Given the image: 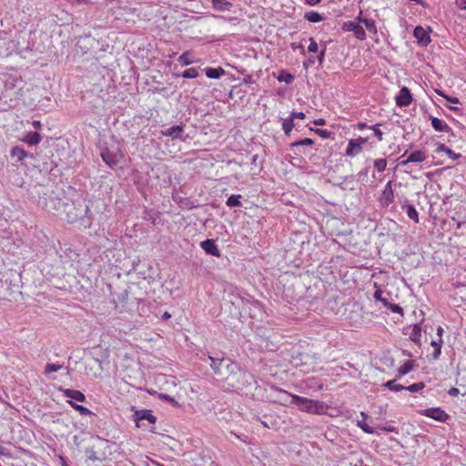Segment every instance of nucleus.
I'll list each match as a JSON object with an SVG mask.
<instances>
[{
	"instance_id": "nucleus-43",
	"label": "nucleus",
	"mask_w": 466,
	"mask_h": 466,
	"mask_svg": "<svg viewBox=\"0 0 466 466\" xmlns=\"http://www.w3.org/2000/svg\"><path fill=\"white\" fill-rule=\"evenodd\" d=\"M309 47H308L309 52H310V53H317L318 49H319V46H318V44L315 41V39L310 37L309 39Z\"/></svg>"
},
{
	"instance_id": "nucleus-15",
	"label": "nucleus",
	"mask_w": 466,
	"mask_h": 466,
	"mask_svg": "<svg viewBox=\"0 0 466 466\" xmlns=\"http://www.w3.org/2000/svg\"><path fill=\"white\" fill-rule=\"evenodd\" d=\"M200 247L208 255L218 257V258L220 257V255H221L218 248V246L216 245V243L213 239H206L204 241H201Z\"/></svg>"
},
{
	"instance_id": "nucleus-27",
	"label": "nucleus",
	"mask_w": 466,
	"mask_h": 466,
	"mask_svg": "<svg viewBox=\"0 0 466 466\" xmlns=\"http://www.w3.org/2000/svg\"><path fill=\"white\" fill-rule=\"evenodd\" d=\"M431 345L434 348L432 359L438 360L441 354L442 339L432 340Z\"/></svg>"
},
{
	"instance_id": "nucleus-45",
	"label": "nucleus",
	"mask_w": 466,
	"mask_h": 466,
	"mask_svg": "<svg viewBox=\"0 0 466 466\" xmlns=\"http://www.w3.org/2000/svg\"><path fill=\"white\" fill-rule=\"evenodd\" d=\"M436 93L442 96L443 97H445L447 100H449L450 102L453 103V104H458L459 103V99L457 97H451V96H445L441 91L440 90H436Z\"/></svg>"
},
{
	"instance_id": "nucleus-37",
	"label": "nucleus",
	"mask_w": 466,
	"mask_h": 466,
	"mask_svg": "<svg viewBox=\"0 0 466 466\" xmlns=\"http://www.w3.org/2000/svg\"><path fill=\"white\" fill-rule=\"evenodd\" d=\"M198 76V71L197 68H194V67L188 68L182 73V76L184 78H188V79L196 78Z\"/></svg>"
},
{
	"instance_id": "nucleus-51",
	"label": "nucleus",
	"mask_w": 466,
	"mask_h": 466,
	"mask_svg": "<svg viewBox=\"0 0 466 466\" xmlns=\"http://www.w3.org/2000/svg\"><path fill=\"white\" fill-rule=\"evenodd\" d=\"M443 332H444V329L441 326H439L437 328V335L439 337V339H442V335H443Z\"/></svg>"
},
{
	"instance_id": "nucleus-40",
	"label": "nucleus",
	"mask_w": 466,
	"mask_h": 466,
	"mask_svg": "<svg viewBox=\"0 0 466 466\" xmlns=\"http://www.w3.org/2000/svg\"><path fill=\"white\" fill-rule=\"evenodd\" d=\"M424 387H425V384L423 382H418V383H413L408 387H405L404 390H406L410 392H417V391L422 390Z\"/></svg>"
},
{
	"instance_id": "nucleus-5",
	"label": "nucleus",
	"mask_w": 466,
	"mask_h": 466,
	"mask_svg": "<svg viewBox=\"0 0 466 466\" xmlns=\"http://www.w3.org/2000/svg\"><path fill=\"white\" fill-rule=\"evenodd\" d=\"M134 420L137 428H146L145 421L153 425L156 423L157 418L152 414L149 410H136L134 413Z\"/></svg>"
},
{
	"instance_id": "nucleus-14",
	"label": "nucleus",
	"mask_w": 466,
	"mask_h": 466,
	"mask_svg": "<svg viewBox=\"0 0 466 466\" xmlns=\"http://www.w3.org/2000/svg\"><path fill=\"white\" fill-rule=\"evenodd\" d=\"M426 159V154L425 152L421 150H417L412 153H410L407 159L401 160L400 162V166L405 167L409 163H421Z\"/></svg>"
},
{
	"instance_id": "nucleus-57",
	"label": "nucleus",
	"mask_w": 466,
	"mask_h": 466,
	"mask_svg": "<svg viewBox=\"0 0 466 466\" xmlns=\"http://www.w3.org/2000/svg\"><path fill=\"white\" fill-rule=\"evenodd\" d=\"M314 124L317 126H322L325 124V120L322 118H319L314 121Z\"/></svg>"
},
{
	"instance_id": "nucleus-8",
	"label": "nucleus",
	"mask_w": 466,
	"mask_h": 466,
	"mask_svg": "<svg viewBox=\"0 0 466 466\" xmlns=\"http://www.w3.org/2000/svg\"><path fill=\"white\" fill-rule=\"evenodd\" d=\"M368 138L361 137L350 139L348 143L345 155L350 157L360 155L362 151L363 145L366 144Z\"/></svg>"
},
{
	"instance_id": "nucleus-18",
	"label": "nucleus",
	"mask_w": 466,
	"mask_h": 466,
	"mask_svg": "<svg viewBox=\"0 0 466 466\" xmlns=\"http://www.w3.org/2000/svg\"><path fill=\"white\" fill-rule=\"evenodd\" d=\"M431 127L438 132L450 133L451 131L450 126L444 120L438 117H431Z\"/></svg>"
},
{
	"instance_id": "nucleus-59",
	"label": "nucleus",
	"mask_w": 466,
	"mask_h": 466,
	"mask_svg": "<svg viewBox=\"0 0 466 466\" xmlns=\"http://www.w3.org/2000/svg\"><path fill=\"white\" fill-rule=\"evenodd\" d=\"M33 126L35 128H39L41 127V123H40V121L35 120L33 122Z\"/></svg>"
},
{
	"instance_id": "nucleus-31",
	"label": "nucleus",
	"mask_w": 466,
	"mask_h": 466,
	"mask_svg": "<svg viewBox=\"0 0 466 466\" xmlns=\"http://www.w3.org/2000/svg\"><path fill=\"white\" fill-rule=\"evenodd\" d=\"M361 25H364L366 29L371 34H377V26L375 21L371 18H363Z\"/></svg>"
},
{
	"instance_id": "nucleus-61",
	"label": "nucleus",
	"mask_w": 466,
	"mask_h": 466,
	"mask_svg": "<svg viewBox=\"0 0 466 466\" xmlns=\"http://www.w3.org/2000/svg\"><path fill=\"white\" fill-rule=\"evenodd\" d=\"M257 159H258V155H254V156L252 157V162H253V163H256Z\"/></svg>"
},
{
	"instance_id": "nucleus-41",
	"label": "nucleus",
	"mask_w": 466,
	"mask_h": 466,
	"mask_svg": "<svg viewBox=\"0 0 466 466\" xmlns=\"http://www.w3.org/2000/svg\"><path fill=\"white\" fill-rule=\"evenodd\" d=\"M314 141L311 138H304L301 140L295 141L291 144L292 147H296L299 146H311L313 145Z\"/></svg>"
},
{
	"instance_id": "nucleus-47",
	"label": "nucleus",
	"mask_w": 466,
	"mask_h": 466,
	"mask_svg": "<svg viewBox=\"0 0 466 466\" xmlns=\"http://www.w3.org/2000/svg\"><path fill=\"white\" fill-rule=\"evenodd\" d=\"M289 116L292 117L293 120L295 118L304 119L305 118V114L303 112H292L289 115Z\"/></svg>"
},
{
	"instance_id": "nucleus-19",
	"label": "nucleus",
	"mask_w": 466,
	"mask_h": 466,
	"mask_svg": "<svg viewBox=\"0 0 466 466\" xmlns=\"http://www.w3.org/2000/svg\"><path fill=\"white\" fill-rule=\"evenodd\" d=\"M226 71L222 67H208L205 69V74L207 77L210 79H218L222 76H224Z\"/></svg>"
},
{
	"instance_id": "nucleus-21",
	"label": "nucleus",
	"mask_w": 466,
	"mask_h": 466,
	"mask_svg": "<svg viewBox=\"0 0 466 466\" xmlns=\"http://www.w3.org/2000/svg\"><path fill=\"white\" fill-rule=\"evenodd\" d=\"M10 155L13 158H15L17 162L23 161L27 157L25 150L18 146L12 147Z\"/></svg>"
},
{
	"instance_id": "nucleus-49",
	"label": "nucleus",
	"mask_w": 466,
	"mask_h": 466,
	"mask_svg": "<svg viewBox=\"0 0 466 466\" xmlns=\"http://www.w3.org/2000/svg\"><path fill=\"white\" fill-rule=\"evenodd\" d=\"M456 5L460 9L466 10V0H456Z\"/></svg>"
},
{
	"instance_id": "nucleus-35",
	"label": "nucleus",
	"mask_w": 466,
	"mask_h": 466,
	"mask_svg": "<svg viewBox=\"0 0 466 466\" xmlns=\"http://www.w3.org/2000/svg\"><path fill=\"white\" fill-rule=\"evenodd\" d=\"M384 386L390 390L396 392L405 389V386L396 383L395 380H389L384 384Z\"/></svg>"
},
{
	"instance_id": "nucleus-36",
	"label": "nucleus",
	"mask_w": 466,
	"mask_h": 466,
	"mask_svg": "<svg viewBox=\"0 0 466 466\" xmlns=\"http://www.w3.org/2000/svg\"><path fill=\"white\" fill-rule=\"evenodd\" d=\"M387 161L384 158L376 159L374 161V167L379 172L381 173L386 169Z\"/></svg>"
},
{
	"instance_id": "nucleus-13",
	"label": "nucleus",
	"mask_w": 466,
	"mask_h": 466,
	"mask_svg": "<svg viewBox=\"0 0 466 466\" xmlns=\"http://www.w3.org/2000/svg\"><path fill=\"white\" fill-rule=\"evenodd\" d=\"M183 133H184V126L183 125L172 126L167 129L161 130V134L165 137H169L172 139L180 138L184 141L185 138L182 137Z\"/></svg>"
},
{
	"instance_id": "nucleus-60",
	"label": "nucleus",
	"mask_w": 466,
	"mask_h": 466,
	"mask_svg": "<svg viewBox=\"0 0 466 466\" xmlns=\"http://www.w3.org/2000/svg\"><path fill=\"white\" fill-rule=\"evenodd\" d=\"M170 318V314H168L167 312H165L163 314V319H169Z\"/></svg>"
},
{
	"instance_id": "nucleus-32",
	"label": "nucleus",
	"mask_w": 466,
	"mask_h": 466,
	"mask_svg": "<svg viewBox=\"0 0 466 466\" xmlns=\"http://www.w3.org/2000/svg\"><path fill=\"white\" fill-rule=\"evenodd\" d=\"M294 127V120L289 116L282 121V129L285 134L289 135Z\"/></svg>"
},
{
	"instance_id": "nucleus-4",
	"label": "nucleus",
	"mask_w": 466,
	"mask_h": 466,
	"mask_svg": "<svg viewBox=\"0 0 466 466\" xmlns=\"http://www.w3.org/2000/svg\"><path fill=\"white\" fill-rule=\"evenodd\" d=\"M271 390V397L274 398V401L279 403L283 406H290L294 405L295 399L297 395L291 394L289 391L282 390L279 387L272 386Z\"/></svg>"
},
{
	"instance_id": "nucleus-28",
	"label": "nucleus",
	"mask_w": 466,
	"mask_h": 466,
	"mask_svg": "<svg viewBox=\"0 0 466 466\" xmlns=\"http://www.w3.org/2000/svg\"><path fill=\"white\" fill-rule=\"evenodd\" d=\"M436 151L437 152H445L451 158H452L454 160L458 159L461 157L460 154L455 153L454 151H452L451 148L447 147L443 144L439 145Z\"/></svg>"
},
{
	"instance_id": "nucleus-23",
	"label": "nucleus",
	"mask_w": 466,
	"mask_h": 466,
	"mask_svg": "<svg viewBox=\"0 0 466 466\" xmlns=\"http://www.w3.org/2000/svg\"><path fill=\"white\" fill-rule=\"evenodd\" d=\"M414 365H413V361L412 360H407L405 361L399 369H398V371H397V378H401L403 377L404 375L408 374L409 372H410L413 369Z\"/></svg>"
},
{
	"instance_id": "nucleus-9",
	"label": "nucleus",
	"mask_w": 466,
	"mask_h": 466,
	"mask_svg": "<svg viewBox=\"0 0 466 466\" xmlns=\"http://www.w3.org/2000/svg\"><path fill=\"white\" fill-rule=\"evenodd\" d=\"M208 359L211 360L210 366L215 374L220 376L221 379L224 380L228 374V371H226V367L228 366V363L231 361L228 360H225L223 358L219 359L208 357Z\"/></svg>"
},
{
	"instance_id": "nucleus-55",
	"label": "nucleus",
	"mask_w": 466,
	"mask_h": 466,
	"mask_svg": "<svg viewBox=\"0 0 466 466\" xmlns=\"http://www.w3.org/2000/svg\"><path fill=\"white\" fill-rule=\"evenodd\" d=\"M305 2L309 5H315L321 2V0H305Z\"/></svg>"
},
{
	"instance_id": "nucleus-44",
	"label": "nucleus",
	"mask_w": 466,
	"mask_h": 466,
	"mask_svg": "<svg viewBox=\"0 0 466 466\" xmlns=\"http://www.w3.org/2000/svg\"><path fill=\"white\" fill-rule=\"evenodd\" d=\"M370 128L374 131V135L376 136L378 140L381 141L383 139V134L381 130L379 128V124L372 126Z\"/></svg>"
},
{
	"instance_id": "nucleus-17",
	"label": "nucleus",
	"mask_w": 466,
	"mask_h": 466,
	"mask_svg": "<svg viewBox=\"0 0 466 466\" xmlns=\"http://www.w3.org/2000/svg\"><path fill=\"white\" fill-rule=\"evenodd\" d=\"M63 395L66 398L70 399V400H75L79 402H84L86 400V396L79 390H71V389H61Z\"/></svg>"
},
{
	"instance_id": "nucleus-12",
	"label": "nucleus",
	"mask_w": 466,
	"mask_h": 466,
	"mask_svg": "<svg viewBox=\"0 0 466 466\" xmlns=\"http://www.w3.org/2000/svg\"><path fill=\"white\" fill-rule=\"evenodd\" d=\"M394 199V192L392 188V182L389 181L381 193L380 198V202L383 207H388L390 204L393 202Z\"/></svg>"
},
{
	"instance_id": "nucleus-7",
	"label": "nucleus",
	"mask_w": 466,
	"mask_h": 466,
	"mask_svg": "<svg viewBox=\"0 0 466 466\" xmlns=\"http://www.w3.org/2000/svg\"><path fill=\"white\" fill-rule=\"evenodd\" d=\"M420 414L433 419L440 422H445L450 419V415L440 407L428 408L420 410Z\"/></svg>"
},
{
	"instance_id": "nucleus-20",
	"label": "nucleus",
	"mask_w": 466,
	"mask_h": 466,
	"mask_svg": "<svg viewBox=\"0 0 466 466\" xmlns=\"http://www.w3.org/2000/svg\"><path fill=\"white\" fill-rule=\"evenodd\" d=\"M22 141L30 146H35L40 143L41 136L37 132H28L25 135Z\"/></svg>"
},
{
	"instance_id": "nucleus-29",
	"label": "nucleus",
	"mask_w": 466,
	"mask_h": 466,
	"mask_svg": "<svg viewBox=\"0 0 466 466\" xmlns=\"http://www.w3.org/2000/svg\"><path fill=\"white\" fill-rule=\"evenodd\" d=\"M241 195H231L226 201V205L229 208L241 206Z\"/></svg>"
},
{
	"instance_id": "nucleus-2",
	"label": "nucleus",
	"mask_w": 466,
	"mask_h": 466,
	"mask_svg": "<svg viewBox=\"0 0 466 466\" xmlns=\"http://www.w3.org/2000/svg\"><path fill=\"white\" fill-rule=\"evenodd\" d=\"M294 399V405H296L300 411L311 414H319L325 410V405L322 401L308 399L299 395Z\"/></svg>"
},
{
	"instance_id": "nucleus-22",
	"label": "nucleus",
	"mask_w": 466,
	"mask_h": 466,
	"mask_svg": "<svg viewBox=\"0 0 466 466\" xmlns=\"http://www.w3.org/2000/svg\"><path fill=\"white\" fill-rule=\"evenodd\" d=\"M212 6L214 9L223 12L228 11L232 6V4L226 0H212Z\"/></svg>"
},
{
	"instance_id": "nucleus-34",
	"label": "nucleus",
	"mask_w": 466,
	"mask_h": 466,
	"mask_svg": "<svg viewBox=\"0 0 466 466\" xmlns=\"http://www.w3.org/2000/svg\"><path fill=\"white\" fill-rule=\"evenodd\" d=\"M406 213H407V216L409 217V218L412 219L414 222L418 223L419 222V214L416 210V208H414V206L412 205H408L406 207Z\"/></svg>"
},
{
	"instance_id": "nucleus-58",
	"label": "nucleus",
	"mask_w": 466,
	"mask_h": 466,
	"mask_svg": "<svg viewBox=\"0 0 466 466\" xmlns=\"http://www.w3.org/2000/svg\"><path fill=\"white\" fill-rule=\"evenodd\" d=\"M59 460H60V461H61V465H62V466H68V465L66 464V461L65 457H63V456H59Z\"/></svg>"
},
{
	"instance_id": "nucleus-54",
	"label": "nucleus",
	"mask_w": 466,
	"mask_h": 466,
	"mask_svg": "<svg viewBox=\"0 0 466 466\" xmlns=\"http://www.w3.org/2000/svg\"><path fill=\"white\" fill-rule=\"evenodd\" d=\"M9 453L7 451V450L3 447V446H0V456H8Z\"/></svg>"
},
{
	"instance_id": "nucleus-52",
	"label": "nucleus",
	"mask_w": 466,
	"mask_h": 466,
	"mask_svg": "<svg viewBox=\"0 0 466 466\" xmlns=\"http://www.w3.org/2000/svg\"><path fill=\"white\" fill-rule=\"evenodd\" d=\"M325 52H326V49L324 48L320 53L319 55L318 56V60L319 62L321 64L324 60V56H325Z\"/></svg>"
},
{
	"instance_id": "nucleus-48",
	"label": "nucleus",
	"mask_w": 466,
	"mask_h": 466,
	"mask_svg": "<svg viewBox=\"0 0 466 466\" xmlns=\"http://www.w3.org/2000/svg\"><path fill=\"white\" fill-rule=\"evenodd\" d=\"M448 394H449L450 396L455 397V396H457V395H459V394H460V390H459V389H458V388H454V387H452V388H451V389L449 390Z\"/></svg>"
},
{
	"instance_id": "nucleus-26",
	"label": "nucleus",
	"mask_w": 466,
	"mask_h": 466,
	"mask_svg": "<svg viewBox=\"0 0 466 466\" xmlns=\"http://www.w3.org/2000/svg\"><path fill=\"white\" fill-rule=\"evenodd\" d=\"M361 417L363 418L362 420H359L357 425L366 433H374V430L372 427L369 426L366 422L367 414L364 411L360 412Z\"/></svg>"
},
{
	"instance_id": "nucleus-10",
	"label": "nucleus",
	"mask_w": 466,
	"mask_h": 466,
	"mask_svg": "<svg viewBox=\"0 0 466 466\" xmlns=\"http://www.w3.org/2000/svg\"><path fill=\"white\" fill-rule=\"evenodd\" d=\"M413 35L417 39V42L421 46H427L431 39L430 36V29L424 28L420 25H418L414 28Z\"/></svg>"
},
{
	"instance_id": "nucleus-30",
	"label": "nucleus",
	"mask_w": 466,
	"mask_h": 466,
	"mask_svg": "<svg viewBox=\"0 0 466 466\" xmlns=\"http://www.w3.org/2000/svg\"><path fill=\"white\" fill-rule=\"evenodd\" d=\"M72 408H74L76 410H77L82 416H88L92 414V411L87 409L86 407L83 405L76 404L73 402L72 400L67 401Z\"/></svg>"
},
{
	"instance_id": "nucleus-62",
	"label": "nucleus",
	"mask_w": 466,
	"mask_h": 466,
	"mask_svg": "<svg viewBox=\"0 0 466 466\" xmlns=\"http://www.w3.org/2000/svg\"><path fill=\"white\" fill-rule=\"evenodd\" d=\"M301 48V53L304 54L305 53V50L303 48V46H299Z\"/></svg>"
},
{
	"instance_id": "nucleus-1",
	"label": "nucleus",
	"mask_w": 466,
	"mask_h": 466,
	"mask_svg": "<svg viewBox=\"0 0 466 466\" xmlns=\"http://www.w3.org/2000/svg\"><path fill=\"white\" fill-rule=\"evenodd\" d=\"M226 371H228V374L224 380L226 383L224 387L227 390H244L254 380L249 372L241 370L235 362H228Z\"/></svg>"
},
{
	"instance_id": "nucleus-16",
	"label": "nucleus",
	"mask_w": 466,
	"mask_h": 466,
	"mask_svg": "<svg viewBox=\"0 0 466 466\" xmlns=\"http://www.w3.org/2000/svg\"><path fill=\"white\" fill-rule=\"evenodd\" d=\"M406 329L407 331L405 332V334L409 335L410 339L416 344H420L421 339L420 324L416 323L413 326L407 328Z\"/></svg>"
},
{
	"instance_id": "nucleus-50",
	"label": "nucleus",
	"mask_w": 466,
	"mask_h": 466,
	"mask_svg": "<svg viewBox=\"0 0 466 466\" xmlns=\"http://www.w3.org/2000/svg\"><path fill=\"white\" fill-rule=\"evenodd\" d=\"M370 127H369L366 123H363V122H360V123H358V125H357V128H358L359 130H363V129H365V128H370Z\"/></svg>"
},
{
	"instance_id": "nucleus-11",
	"label": "nucleus",
	"mask_w": 466,
	"mask_h": 466,
	"mask_svg": "<svg viewBox=\"0 0 466 466\" xmlns=\"http://www.w3.org/2000/svg\"><path fill=\"white\" fill-rule=\"evenodd\" d=\"M397 106L403 107L411 104L412 96L410 89L406 86L400 88L399 93L395 96Z\"/></svg>"
},
{
	"instance_id": "nucleus-42",
	"label": "nucleus",
	"mask_w": 466,
	"mask_h": 466,
	"mask_svg": "<svg viewBox=\"0 0 466 466\" xmlns=\"http://www.w3.org/2000/svg\"><path fill=\"white\" fill-rule=\"evenodd\" d=\"M383 291L380 289H377V290L374 292L373 298L377 301H380L383 305H387V299L382 297Z\"/></svg>"
},
{
	"instance_id": "nucleus-6",
	"label": "nucleus",
	"mask_w": 466,
	"mask_h": 466,
	"mask_svg": "<svg viewBox=\"0 0 466 466\" xmlns=\"http://www.w3.org/2000/svg\"><path fill=\"white\" fill-rule=\"evenodd\" d=\"M341 29L344 32H352L354 36L360 41H364L366 39V32L363 26L357 21L344 22Z\"/></svg>"
},
{
	"instance_id": "nucleus-25",
	"label": "nucleus",
	"mask_w": 466,
	"mask_h": 466,
	"mask_svg": "<svg viewBox=\"0 0 466 466\" xmlns=\"http://www.w3.org/2000/svg\"><path fill=\"white\" fill-rule=\"evenodd\" d=\"M178 63L183 66H189L194 63V59L190 52L187 51L181 54L177 58Z\"/></svg>"
},
{
	"instance_id": "nucleus-39",
	"label": "nucleus",
	"mask_w": 466,
	"mask_h": 466,
	"mask_svg": "<svg viewBox=\"0 0 466 466\" xmlns=\"http://www.w3.org/2000/svg\"><path fill=\"white\" fill-rule=\"evenodd\" d=\"M387 305H383L387 309H389L393 313H400L402 314V308L399 306L398 304L390 303L389 300H387Z\"/></svg>"
},
{
	"instance_id": "nucleus-38",
	"label": "nucleus",
	"mask_w": 466,
	"mask_h": 466,
	"mask_svg": "<svg viewBox=\"0 0 466 466\" xmlns=\"http://www.w3.org/2000/svg\"><path fill=\"white\" fill-rule=\"evenodd\" d=\"M61 369H63V366L60 365V364L47 363L46 366L45 372L46 374L52 373V372H57Z\"/></svg>"
},
{
	"instance_id": "nucleus-33",
	"label": "nucleus",
	"mask_w": 466,
	"mask_h": 466,
	"mask_svg": "<svg viewBox=\"0 0 466 466\" xmlns=\"http://www.w3.org/2000/svg\"><path fill=\"white\" fill-rule=\"evenodd\" d=\"M277 78L279 82H284L286 84H290L294 80V76L284 70L279 72Z\"/></svg>"
},
{
	"instance_id": "nucleus-46",
	"label": "nucleus",
	"mask_w": 466,
	"mask_h": 466,
	"mask_svg": "<svg viewBox=\"0 0 466 466\" xmlns=\"http://www.w3.org/2000/svg\"><path fill=\"white\" fill-rule=\"evenodd\" d=\"M160 398H161L162 400H167V401H169L170 403H172V404H174V405H177V402L176 401V400H175L173 397H171V396H169V395H167V394H162V395L160 396Z\"/></svg>"
},
{
	"instance_id": "nucleus-3",
	"label": "nucleus",
	"mask_w": 466,
	"mask_h": 466,
	"mask_svg": "<svg viewBox=\"0 0 466 466\" xmlns=\"http://www.w3.org/2000/svg\"><path fill=\"white\" fill-rule=\"evenodd\" d=\"M103 161L110 167H116L123 158V153L118 147H106L101 151Z\"/></svg>"
},
{
	"instance_id": "nucleus-53",
	"label": "nucleus",
	"mask_w": 466,
	"mask_h": 466,
	"mask_svg": "<svg viewBox=\"0 0 466 466\" xmlns=\"http://www.w3.org/2000/svg\"><path fill=\"white\" fill-rule=\"evenodd\" d=\"M363 18L364 17L362 16V11L360 10L358 16L353 21H357L359 24L361 25Z\"/></svg>"
},
{
	"instance_id": "nucleus-24",
	"label": "nucleus",
	"mask_w": 466,
	"mask_h": 466,
	"mask_svg": "<svg viewBox=\"0 0 466 466\" xmlns=\"http://www.w3.org/2000/svg\"><path fill=\"white\" fill-rule=\"evenodd\" d=\"M305 19L308 20L310 23H319L325 19L324 15L315 12V11H309L305 14Z\"/></svg>"
},
{
	"instance_id": "nucleus-56",
	"label": "nucleus",
	"mask_w": 466,
	"mask_h": 466,
	"mask_svg": "<svg viewBox=\"0 0 466 466\" xmlns=\"http://www.w3.org/2000/svg\"><path fill=\"white\" fill-rule=\"evenodd\" d=\"M317 132L323 137H328V134L329 132L327 130H320V129H318Z\"/></svg>"
}]
</instances>
